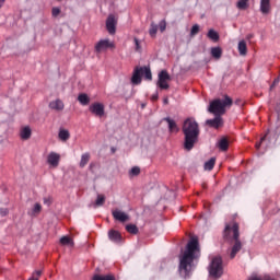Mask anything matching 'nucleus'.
I'll use <instances>...</instances> for the list:
<instances>
[{
	"instance_id": "f257e3e1",
	"label": "nucleus",
	"mask_w": 280,
	"mask_h": 280,
	"mask_svg": "<svg viewBox=\"0 0 280 280\" xmlns=\"http://www.w3.org/2000/svg\"><path fill=\"white\" fill-rule=\"evenodd\" d=\"M200 257V243L196 236H192L186 245V249L179 256V275L184 279H189L196 268L194 261Z\"/></svg>"
},
{
	"instance_id": "f03ea898",
	"label": "nucleus",
	"mask_w": 280,
	"mask_h": 280,
	"mask_svg": "<svg viewBox=\"0 0 280 280\" xmlns=\"http://www.w3.org/2000/svg\"><path fill=\"white\" fill-rule=\"evenodd\" d=\"M184 135V148L189 152L194 150V145L198 142L200 137V125L196 121V118H186L182 126Z\"/></svg>"
},
{
	"instance_id": "7ed1b4c3",
	"label": "nucleus",
	"mask_w": 280,
	"mask_h": 280,
	"mask_svg": "<svg viewBox=\"0 0 280 280\" xmlns=\"http://www.w3.org/2000/svg\"><path fill=\"white\" fill-rule=\"evenodd\" d=\"M223 238L225 242L233 244L230 257L235 259V256L242 250V241H240V223L232 221L226 223L223 230Z\"/></svg>"
},
{
	"instance_id": "20e7f679",
	"label": "nucleus",
	"mask_w": 280,
	"mask_h": 280,
	"mask_svg": "<svg viewBox=\"0 0 280 280\" xmlns=\"http://www.w3.org/2000/svg\"><path fill=\"white\" fill-rule=\"evenodd\" d=\"M233 106V98L229 95H224V100L222 98H215L210 102V105L208 107V110L212 115H225L226 114V108H231Z\"/></svg>"
},
{
	"instance_id": "39448f33",
	"label": "nucleus",
	"mask_w": 280,
	"mask_h": 280,
	"mask_svg": "<svg viewBox=\"0 0 280 280\" xmlns=\"http://www.w3.org/2000/svg\"><path fill=\"white\" fill-rule=\"evenodd\" d=\"M210 277L213 279H220L224 275V265L221 256H215L212 258L210 266L208 268Z\"/></svg>"
},
{
	"instance_id": "423d86ee",
	"label": "nucleus",
	"mask_w": 280,
	"mask_h": 280,
	"mask_svg": "<svg viewBox=\"0 0 280 280\" xmlns=\"http://www.w3.org/2000/svg\"><path fill=\"white\" fill-rule=\"evenodd\" d=\"M145 80L152 81V70L149 67H136L131 77L132 84H141V77Z\"/></svg>"
},
{
	"instance_id": "0eeeda50",
	"label": "nucleus",
	"mask_w": 280,
	"mask_h": 280,
	"mask_svg": "<svg viewBox=\"0 0 280 280\" xmlns=\"http://www.w3.org/2000/svg\"><path fill=\"white\" fill-rule=\"evenodd\" d=\"M96 54H102V51H107V49H115V43L110 39H101L94 47Z\"/></svg>"
},
{
	"instance_id": "6e6552de",
	"label": "nucleus",
	"mask_w": 280,
	"mask_h": 280,
	"mask_svg": "<svg viewBox=\"0 0 280 280\" xmlns=\"http://www.w3.org/2000/svg\"><path fill=\"white\" fill-rule=\"evenodd\" d=\"M106 30L108 34L113 35L117 32V18L114 14H109L106 20Z\"/></svg>"
},
{
	"instance_id": "1a4fd4ad",
	"label": "nucleus",
	"mask_w": 280,
	"mask_h": 280,
	"mask_svg": "<svg viewBox=\"0 0 280 280\" xmlns=\"http://www.w3.org/2000/svg\"><path fill=\"white\" fill-rule=\"evenodd\" d=\"M89 110L96 117H104L105 115L104 104L102 103H94L90 105Z\"/></svg>"
},
{
	"instance_id": "9d476101",
	"label": "nucleus",
	"mask_w": 280,
	"mask_h": 280,
	"mask_svg": "<svg viewBox=\"0 0 280 280\" xmlns=\"http://www.w3.org/2000/svg\"><path fill=\"white\" fill-rule=\"evenodd\" d=\"M47 163L51 167H58V165H60V154L50 152L47 156Z\"/></svg>"
},
{
	"instance_id": "9b49d317",
	"label": "nucleus",
	"mask_w": 280,
	"mask_h": 280,
	"mask_svg": "<svg viewBox=\"0 0 280 280\" xmlns=\"http://www.w3.org/2000/svg\"><path fill=\"white\" fill-rule=\"evenodd\" d=\"M215 117L213 119H208L206 121L207 126H209L210 128H220L222 127V124H224V121L222 120V116L220 115H214Z\"/></svg>"
},
{
	"instance_id": "f8f14e48",
	"label": "nucleus",
	"mask_w": 280,
	"mask_h": 280,
	"mask_svg": "<svg viewBox=\"0 0 280 280\" xmlns=\"http://www.w3.org/2000/svg\"><path fill=\"white\" fill-rule=\"evenodd\" d=\"M112 215L118 222H128V220H129L128 214L119 209L113 210Z\"/></svg>"
},
{
	"instance_id": "ddd939ff",
	"label": "nucleus",
	"mask_w": 280,
	"mask_h": 280,
	"mask_svg": "<svg viewBox=\"0 0 280 280\" xmlns=\"http://www.w3.org/2000/svg\"><path fill=\"white\" fill-rule=\"evenodd\" d=\"M49 108L51 110H57V112L65 110V103L62 102V100L57 98L49 103Z\"/></svg>"
},
{
	"instance_id": "4468645a",
	"label": "nucleus",
	"mask_w": 280,
	"mask_h": 280,
	"mask_svg": "<svg viewBox=\"0 0 280 280\" xmlns=\"http://www.w3.org/2000/svg\"><path fill=\"white\" fill-rule=\"evenodd\" d=\"M108 237L110 242H114V244H120L121 242V233L117 230H109Z\"/></svg>"
},
{
	"instance_id": "2eb2a0df",
	"label": "nucleus",
	"mask_w": 280,
	"mask_h": 280,
	"mask_svg": "<svg viewBox=\"0 0 280 280\" xmlns=\"http://www.w3.org/2000/svg\"><path fill=\"white\" fill-rule=\"evenodd\" d=\"M164 121L168 124V132H179L180 129L174 119L166 117L164 118Z\"/></svg>"
},
{
	"instance_id": "dca6fc26",
	"label": "nucleus",
	"mask_w": 280,
	"mask_h": 280,
	"mask_svg": "<svg viewBox=\"0 0 280 280\" xmlns=\"http://www.w3.org/2000/svg\"><path fill=\"white\" fill-rule=\"evenodd\" d=\"M270 10H272L270 5V0H260L261 14H270Z\"/></svg>"
},
{
	"instance_id": "f3484780",
	"label": "nucleus",
	"mask_w": 280,
	"mask_h": 280,
	"mask_svg": "<svg viewBox=\"0 0 280 280\" xmlns=\"http://www.w3.org/2000/svg\"><path fill=\"white\" fill-rule=\"evenodd\" d=\"M78 102L82 106H89V104H91V97H89V95L86 93H81L78 96Z\"/></svg>"
},
{
	"instance_id": "a211bd4d",
	"label": "nucleus",
	"mask_w": 280,
	"mask_h": 280,
	"mask_svg": "<svg viewBox=\"0 0 280 280\" xmlns=\"http://www.w3.org/2000/svg\"><path fill=\"white\" fill-rule=\"evenodd\" d=\"M59 242L61 246H70V248H73V246H75L73 238H71L70 236H62Z\"/></svg>"
},
{
	"instance_id": "6ab92c4d",
	"label": "nucleus",
	"mask_w": 280,
	"mask_h": 280,
	"mask_svg": "<svg viewBox=\"0 0 280 280\" xmlns=\"http://www.w3.org/2000/svg\"><path fill=\"white\" fill-rule=\"evenodd\" d=\"M20 137H21V139H23V141H27V139H30L32 137V129L30 127H24L20 131Z\"/></svg>"
},
{
	"instance_id": "aec40b11",
	"label": "nucleus",
	"mask_w": 280,
	"mask_h": 280,
	"mask_svg": "<svg viewBox=\"0 0 280 280\" xmlns=\"http://www.w3.org/2000/svg\"><path fill=\"white\" fill-rule=\"evenodd\" d=\"M238 54L240 56H246V54H248V47L246 46L245 40L238 43Z\"/></svg>"
},
{
	"instance_id": "412c9836",
	"label": "nucleus",
	"mask_w": 280,
	"mask_h": 280,
	"mask_svg": "<svg viewBox=\"0 0 280 280\" xmlns=\"http://www.w3.org/2000/svg\"><path fill=\"white\" fill-rule=\"evenodd\" d=\"M60 141H69V139L71 138V133H69V130L67 129H61L59 131V135H58Z\"/></svg>"
},
{
	"instance_id": "4be33fe9",
	"label": "nucleus",
	"mask_w": 280,
	"mask_h": 280,
	"mask_svg": "<svg viewBox=\"0 0 280 280\" xmlns=\"http://www.w3.org/2000/svg\"><path fill=\"white\" fill-rule=\"evenodd\" d=\"M211 56H212V58L220 60L222 58V48H220V47L211 48Z\"/></svg>"
},
{
	"instance_id": "5701e85b",
	"label": "nucleus",
	"mask_w": 280,
	"mask_h": 280,
	"mask_svg": "<svg viewBox=\"0 0 280 280\" xmlns=\"http://www.w3.org/2000/svg\"><path fill=\"white\" fill-rule=\"evenodd\" d=\"M218 148H219L222 152H226V150H229V139L222 138V139L219 141Z\"/></svg>"
},
{
	"instance_id": "b1692460",
	"label": "nucleus",
	"mask_w": 280,
	"mask_h": 280,
	"mask_svg": "<svg viewBox=\"0 0 280 280\" xmlns=\"http://www.w3.org/2000/svg\"><path fill=\"white\" fill-rule=\"evenodd\" d=\"M203 167L207 172H211L213 167H215V158H211L209 161H207Z\"/></svg>"
},
{
	"instance_id": "393cba45",
	"label": "nucleus",
	"mask_w": 280,
	"mask_h": 280,
	"mask_svg": "<svg viewBox=\"0 0 280 280\" xmlns=\"http://www.w3.org/2000/svg\"><path fill=\"white\" fill-rule=\"evenodd\" d=\"M208 38H210V40H213L214 43H218L220 40V35L218 34V32L211 28L208 32Z\"/></svg>"
},
{
	"instance_id": "a878e982",
	"label": "nucleus",
	"mask_w": 280,
	"mask_h": 280,
	"mask_svg": "<svg viewBox=\"0 0 280 280\" xmlns=\"http://www.w3.org/2000/svg\"><path fill=\"white\" fill-rule=\"evenodd\" d=\"M89 161H91V154L84 153L81 156L80 167H86Z\"/></svg>"
},
{
	"instance_id": "bb28decb",
	"label": "nucleus",
	"mask_w": 280,
	"mask_h": 280,
	"mask_svg": "<svg viewBox=\"0 0 280 280\" xmlns=\"http://www.w3.org/2000/svg\"><path fill=\"white\" fill-rule=\"evenodd\" d=\"M126 231H127V233H130L131 235H137V233H139V228H137L136 224H127Z\"/></svg>"
},
{
	"instance_id": "cd10ccee",
	"label": "nucleus",
	"mask_w": 280,
	"mask_h": 280,
	"mask_svg": "<svg viewBox=\"0 0 280 280\" xmlns=\"http://www.w3.org/2000/svg\"><path fill=\"white\" fill-rule=\"evenodd\" d=\"M156 32H159V25L154 24V22L151 23L150 30H149V34L151 38H155L156 37Z\"/></svg>"
},
{
	"instance_id": "c85d7f7f",
	"label": "nucleus",
	"mask_w": 280,
	"mask_h": 280,
	"mask_svg": "<svg viewBox=\"0 0 280 280\" xmlns=\"http://www.w3.org/2000/svg\"><path fill=\"white\" fill-rule=\"evenodd\" d=\"M159 80L161 82H167L171 80V77H170V73H167V70H162L160 73H159Z\"/></svg>"
},
{
	"instance_id": "c756f323",
	"label": "nucleus",
	"mask_w": 280,
	"mask_h": 280,
	"mask_svg": "<svg viewBox=\"0 0 280 280\" xmlns=\"http://www.w3.org/2000/svg\"><path fill=\"white\" fill-rule=\"evenodd\" d=\"M104 202H106V197L104 195H97L94 207H104Z\"/></svg>"
},
{
	"instance_id": "7c9ffc66",
	"label": "nucleus",
	"mask_w": 280,
	"mask_h": 280,
	"mask_svg": "<svg viewBox=\"0 0 280 280\" xmlns=\"http://www.w3.org/2000/svg\"><path fill=\"white\" fill-rule=\"evenodd\" d=\"M238 10H248V0H238L236 3Z\"/></svg>"
},
{
	"instance_id": "2f4dec72",
	"label": "nucleus",
	"mask_w": 280,
	"mask_h": 280,
	"mask_svg": "<svg viewBox=\"0 0 280 280\" xmlns=\"http://www.w3.org/2000/svg\"><path fill=\"white\" fill-rule=\"evenodd\" d=\"M40 211H43V206H40V203H35L31 211V215H38Z\"/></svg>"
},
{
	"instance_id": "473e14b6",
	"label": "nucleus",
	"mask_w": 280,
	"mask_h": 280,
	"mask_svg": "<svg viewBox=\"0 0 280 280\" xmlns=\"http://www.w3.org/2000/svg\"><path fill=\"white\" fill-rule=\"evenodd\" d=\"M92 280H115L114 276L110 275H106V276H100V275H95Z\"/></svg>"
},
{
	"instance_id": "72a5a7b5",
	"label": "nucleus",
	"mask_w": 280,
	"mask_h": 280,
	"mask_svg": "<svg viewBox=\"0 0 280 280\" xmlns=\"http://www.w3.org/2000/svg\"><path fill=\"white\" fill-rule=\"evenodd\" d=\"M141 174V168L139 166H133L129 171V176H139Z\"/></svg>"
},
{
	"instance_id": "f704fd0d",
	"label": "nucleus",
	"mask_w": 280,
	"mask_h": 280,
	"mask_svg": "<svg viewBox=\"0 0 280 280\" xmlns=\"http://www.w3.org/2000/svg\"><path fill=\"white\" fill-rule=\"evenodd\" d=\"M158 86H160V89L162 90L170 89V84L167 83V81H161V79L158 80Z\"/></svg>"
},
{
	"instance_id": "c9c22d12",
	"label": "nucleus",
	"mask_w": 280,
	"mask_h": 280,
	"mask_svg": "<svg viewBox=\"0 0 280 280\" xmlns=\"http://www.w3.org/2000/svg\"><path fill=\"white\" fill-rule=\"evenodd\" d=\"M200 32V26L198 24L192 25L191 31H190V36H196Z\"/></svg>"
},
{
	"instance_id": "e433bc0d",
	"label": "nucleus",
	"mask_w": 280,
	"mask_h": 280,
	"mask_svg": "<svg viewBox=\"0 0 280 280\" xmlns=\"http://www.w3.org/2000/svg\"><path fill=\"white\" fill-rule=\"evenodd\" d=\"M159 27H160V32H165V30H167V22H165V20H162L159 23Z\"/></svg>"
},
{
	"instance_id": "4c0bfd02",
	"label": "nucleus",
	"mask_w": 280,
	"mask_h": 280,
	"mask_svg": "<svg viewBox=\"0 0 280 280\" xmlns=\"http://www.w3.org/2000/svg\"><path fill=\"white\" fill-rule=\"evenodd\" d=\"M133 43L136 45V51H141V40H139V38L135 37Z\"/></svg>"
},
{
	"instance_id": "58836bf2",
	"label": "nucleus",
	"mask_w": 280,
	"mask_h": 280,
	"mask_svg": "<svg viewBox=\"0 0 280 280\" xmlns=\"http://www.w3.org/2000/svg\"><path fill=\"white\" fill-rule=\"evenodd\" d=\"M60 8H58V7H54L52 9H51V15L56 19V16H58L59 14H60Z\"/></svg>"
},
{
	"instance_id": "ea45409f",
	"label": "nucleus",
	"mask_w": 280,
	"mask_h": 280,
	"mask_svg": "<svg viewBox=\"0 0 280 280\" xmlns=\"http://www.w3.org/2000/svg\"><path fill=\"white\" fill-rule=\"evenodd\" d=\"M279 82H280V75L273 80L272 84L270 85V91H272V89H275L276 85L279 84Z\"/></svg>"
},
{
	"instance_id": "a19ab883",
	"label": "nucleus",
	"mask_w": 280,
	"mask_h": 280,
	"mask_svg": "<svg viewBox=\"0 0 280 280\" xmlns=\"http://www.w3.org/2000/svg\"><path fill=\"white\" fill-rule=\"evenodd\" d=\"M266 141V136H264L259 142L256 143V150H259V148H261V143H264Z\"/></svg>"
},
{
	"instance_id": "79ce46f5",
	"label": "nucleus",
	"mask_w": 280,
	"mask_h": 280,
	"mask_svg": "<svg viewBox=\"0 0 280 280\" xmlns=\"http://www.w3.org/2000/svg\"><path fill=\"white\" fill-rule=\"evenodd\" d=\"M248 280H264V277L250 276Z\"/></svg>"
},
{
	"instance_id": "37998d69",
	"label": "nucleus",
	"mask_w": 280,
	"mask_h": 280,
	"mask_svg": "<svg viewBox=\"0 0 280 280\" xmlns=\"http://www.w3.org/2000/svg\"><path fill=\"white\" fill-rule=\"evenodd\" d=\"M152 102H156L159 100V93H155L151 96Z\"/></svg>"
},
{
	"instance_id": "c03bdc74",
	"label": "nucleus",
	"mask_w": 280,
	"mask_h": 280,
	"mask_svg": "<svg viewBox=\"0 0 280 280\" xmlns=\"http://www.w3.org/2000/svg\"><path fill=\"white\" fill-rule=\"evenodd\" d=\"M44 205H51V199L50 198H44Z\"/></svg>"
},
{
	"instance_id": "a18cd8bd",
	"label": "nucleus",
	"mask_w": 280,
	"mask_h": 280,
	"mask_svg": "<svg viewBox=\"0 0 280 280\" xmlns=\"http://www.w3.org/2000/svg\"><path fill=\"white\" fill-rule=\"evenodd\" d=\"M3 3H5V0H0V9L3 8Z\"/></svg>"
},
{
	"instance_id": "49530a36",
	"label": "nucleus",
	"mask_w": 280,
	"mask_h": 280,
	"mask_svg": "<svg viewBox=\"0 0 280 280\" xmlns=\"http://www.w3.org/2000/svg\"><path fill=\"white\" fill-rule=\"evenodd\" d=\"M235 104H236L237 106H240V104H242V101H241V100H236V101H235Z\"/></svg>"
},
{
	"instance_id": "de8ad7c7",
	"label": "nucleus",
	"mask_w": 280,
	"mask_h": 280,
	"mask_svg": "<svg viewBox=\"0 0 280 280\" xmlns=\"http://www.w3.org/2000/svg\"><path fill=\"white\" fill-rule=\"evenodd\" d=\"M2 215H8V210L2 211Z\"/></svg>"
},
{
	"instance_id": "09e8293b",
	"label": "nucleus",
	"mask_w": 280,
	"mask_h": 280,
	"mask_svg": "<svg viewBox=\"0 0 280 280\" xmlns=\"http://www.w3.org/2000/svg\"><path fill=\"white\" fill-rule=\"evenodd\" d=\"M170 100L164 98V104H168Z\"/></svg>"
},
{
	"instance_id": "8fccbe9b",
	"label": "nucleus",
	"mask_w": 280,
	"mask_h": 280,
	"mask_svg": "<svg viewBox=\"0 0 280 280\" xmlns=\"http://www.w3.org/2000/svg\"><path fill=\"white\" fill-rule=\"evenodd\" d=\"M90 167H93V164H91Z\"/></svg>"
},
{
	"instance_id": "3c124183",
	"label": "nucleus",
	"mask_w": 280,
	"mask_h": 280,
	"mask_svg": "<svg viewBox=\"0 0 280 280\" xmlns=\"http://www.w3.org/2000/svg\"><path fill=\"white\" fill-rule=\"evenodd\" d=\"M206 185L203 184V189H205Z\"/></svg>"
}]
</instances>
